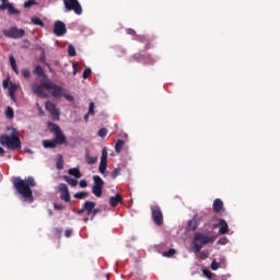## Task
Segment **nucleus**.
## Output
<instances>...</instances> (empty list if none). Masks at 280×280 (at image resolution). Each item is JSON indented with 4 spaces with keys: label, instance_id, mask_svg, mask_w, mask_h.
<instances>
[{
    "label": "nucleus",
    "instance_id": "nucleus-1",
    "mask_svg": "<svg viewBox=\"0 0 280 280\" xmlns=\"http://www.w3.org/2000/svg\"><path fill=\"white\" fill-rule=\"evenodd\" d=\"M33 73L36 75V78H40V85L36 83L32 84V91L35 95H37V97L46 98L49 97V95H51V97L55 100H60V97H62V86L51 81L45 73V69H43L40 66H36ZM47 93H49V95Z\"/></svg>",
    "mask_w": 280,
    "mask_h": 280
},
{
    "label": "nucleus",
    "instance_id": "nucleus-2",
    "mask_svg": "<svg viewBox=\"0 0 280 280\" xmlns=\"http://www.w3.org/2000/svg\"><path fill=\"white\" fill-rule=\"evenodd\" d=\"M32 187H36V180L34 177L28 176L25 179L21 177H16L13 180V188L18 194L24 199V202H34V191H32Z\"/></svg>",
    "mask_w": 280,
    "mask_h": 280
},
{
    "label": "nucleus",
    "instance_id": "nucleus-3",
    "mask_svg": "<svg viewBox=\"0 0 280 280\" xmlns=\"http://www.w3.org/2000/svg\"><path fill=\"white\" fill-rule=\"evenodd\" d=\"M48 128L50 132H54L55 139L52 140H44L43 141V147L46 149H54L57 145H67V137L65 133H62V129H60V126L54 124V122H48Z\"/></svg>",
    "mask_w": 280,
    "mask_h": 280
},
{
    "label": "nucleus",
    "instance_id": "nucleus-4",
    "mask_svg": "<svg viewBox=\"0 0 280 280\" xmlns=\"http://www.w3.org/2000/svg\"><path fill=\"white\" fill-rule=\"evenodd\" d=\"M215 242L214 236H207L203 233H196L192 242H191V250L192 253H200L202 250V246H207V244H213Z\"/></svg>",
    "mask_w": 280,
    "mask_h": 280
},
{
    "label": "nucleus",
    "instance_id": "nucleus-5",
    "mask_svg": "<svg viewBox=\"0 0 280 280\" xmlns=\"http://www.w3.org/2000/svg\"><path fill=\"white\" fill-rule=\"evenodd\" d=\"M1 145H7L9 150H19L21 148V138L19 136H8L5 133L0 135Z\"/></svg>",
    "mask_w": 280,
    "mask_h": 280
},
{
    "label": "nucleus",
    "instance_id": "nucleus-6",
    "mask_svg": "<svg viewBox=\"0 0 280 280\" xmlns=\"http://www.w3.org/2000/svg\"><path fill=\"white\" fill-rule=\"evenodd\" d=\"M5 38H13V40H19L25 36V30L19 28V26H11L2 31Z\"/></svg>",
    "mask_w": 280,
    "mask_h": 280
},
{
    "label": "nucleus",
    "instance_id": "nucleus-7",
    "mask_svg": "<svg viewBox=\"0 0 280 280\" xmlns=\"http://www.w3.org/2000/svg\"><path fill=\"white\" fill-rule=\"evenodd\" d=\"M66 12H74V14H82V5L78 0H63Z\"/></svg>",
    "mask_w": 280,
    "mask_h": 280
},
{
    "label": "nucleus",
    "instance_id": "nucleus-8",
    "mask_svg": "<svg viewBox=\"0 0 280 280\" xmlns=\"http://www.w3.org/2000/svg\"><path fill=\"white\" fill-rule=\"evenodd\" d=\"M94 185L92 187V194L96 196V198H102V189H104V179L100 177V175L93 176Z\"/></svg>",
    "mask_w": 280,
    "mask_h": 280
},
{
    "label": "nucleus",
    "instance_id": "nucleus-9",
    "mask_svg": "<svg viewBox=\"0 0 280 280\" xmlns=\"http://www.w3.org/2000/svg\"><path fill=\"white\" fill-rule=\"evenodd\" d=\"M45 108L51 115L55 121H58L60 119V109H58L56 105L51 103V101L45 102Z\"/></svg>",
    "mask_w": 280,
    "mask_h": 280
},
{
    "label": "nucleus",
    "instance_id": "nucleus-10",
    "mask_svg": "<svg viewBox=\"0 0 280 280\" xmlns=\"http://www.w3.org/2000/svg\"><path fill=\"white\" fill-rule=\"evenodd\" d=\"M152 211V220L158 225L161 226L163 224V211L159 206L151 207Z\"/></svg>",
    "mask_w": 280,
    "mask_h": 280
},
{
    "label": "nucleus",
    "instance_id": "nucleus-11",
    "mask_svg": "<svg viewBox=\"0 0 280 280\" xmlns=\"http://www.w3.org/2000/svg\"><path fill=\"white\" fill-rule=\"evenodd\" d=\"M95 205L96 203L94 201H85L83 208L78 211V215H82L85 211L86 215L91 217L90 220H93V210L95 209Z\"/></svg>",
    "mask_w": 280,
    "mask_h": 280
},
{
    "label": "nucleus",
    "instance_id": "nucleus-12",
    "mask_svg": "<svg viewBox=\"0 0 280 280\" xmlns=\"http://www.w3.org/2000/svg\"><path fill=\"white\" fill-rule=\"evenodd\" d=\"M108 167V151L106 148L102 150V156H101V162L98 166V171L101 174H106V168Z\"/></svg>",
    "mask_w": 280,
    "mask_h": 280
},
{
    "label": "nucleus",
    "instance_id": "nucleus-13",
    "mask_svg": "<svg viewBox=\"0 0 280 280\" xmlns=\"http://www.w3.org/2000/svg\"><path fill=\"white\" fill-rule=\"evenodd\" d=\"M8 12L10 16H19L21 11L14 8V3L10 2L9 4H0V12Z\"/></svg>",
    "mask_w": 280,
    "mask_h": 280
},
{
    "label": "nucleus",
    "instance_id": "nucleus-14",
    "mask_svg": "<svg viewBox=\"0 0 280 280\" xmlns=\"http://www.w3.org/2000/svg\"><path fill=\"white\" fill-rule=\"evenodd\" d=\"M58 189L61 200H63L65 202H71V195L69 194V188L67 187V184H59Z\"/></svg>",
    "mask_w": 280,
    "mask_h": 280
},
{
    "label": "nucleus",
    "instance_id": "nucleus-15",
    "mask_svg": "<svg viewBox=\"0 0 280 280\" xmlns=\"http://www.w3.org/2000/svg\"><path fill=\"white\" fill-rule=\"evenodd\" d=\"M54 34L55 36H65V34H67V26L65 25V22H55Z\"/></svg>",
    "mask_w": 280,
    "mask_h": 280
},
{
    "label": "nucleus",
    "instance_id": "nucleus-16",
    "mask_svg": "<svg viewBox=\"0 0 280 280\" xmlns=\"http://www.w3.org/2000/svg\"><path fill=\"white\" fill-rule=\"evenodd\" d=\"M220 228L219 229V233L221 235H226V233H229V223H226V220L224 219H220L219 223L214 225V228Z\"/></svg>",
    "mask_w": 280,
    "mask_h": 280
},
{
    "label": "nucleus",
    "instance_id": "nucleus-17",
    "mask_svg": "<svg viewBox=\"0 0 280 280\" xmlns=\"http://www.w3.org/2000/svg\"><path fill=\"white\" fill-rule=\"evenodd\" d=\"M132 58L136 60V62H143V60H147L150 65L154 62V58H152L150 55L136 54Z\"/></svg>",
    "mask_w": 280,
    "mask_h": 280
},
{
    "label": "nucleus",
    "instance_id": "nucleus-18",
    "mask_svg": "<svg viewBox=\"0 0 280 280\" xmlns=\"http://www.w3.org/2000/svg\"><path fill=\"white\" fill-rule=\"evenodd\" d=\"M214 213H224V202L222 199H215L212 205Z\"/></svg>",
    "mask_w": 280,
    "mask_h": 280
},
{
    "label": "nucleus",
    "instance_id": "nucleus-19",
    "mask_svg": "<svg viewBox=\"0 0 280 280\" xmlns=\"http://www.w3.org/2000/svg\"><path fill=\"white\" fill-rule=\"evenodd\" d=\"M119 202H124V198L121 197V195H116V196L109 197V205L112 207H117V205H119Z\"/></svg>",
    "mask_w": 280,
    "mask_h": 280
},
{
    "label": "nucleus",
    "instance_id": "nucleus-20",
    "mask_svg": "<svg viewBox=\"0 0 280 280\" xmlns=\"http://www.w3.org/2000/svg\"><path fill=\"white\" fill-rule=\"evenodd\" d=\"M8 90H9V96L11 97V100H14V95L16 94V91H19V85L14 83H10Z\"/></svg>",
    "mask_w": 280,
    "mask_h": 280
},
{
    "label": "nucleus",
    "instance_id": "nucleus-21",
    "mask_svg": "<svg viewBox=\"0 0 280 280\" xmlns=\"http://www.w3.org/2000/svg\"><path fill=\"white\" fill-rule=\"evenodd\" d=\"M85 161L88 165H95L97 163V156H91L89 151L85 153Z\"/></svg>",
    "mask_w": 280,
    "mask_h": 280
},
{
    "label": "nucleus",
    "instance_id": "nucleus-22",
    "mask_svg": "<svg viewBox=\"0 0 280 280\" xmlns=\"http://www.w3.org/2000/svg\"><path fill=\"white\" fill-rule=\"evenodd\" d=\"M68 173L70 174V176H74V178H82V173L78 167L70 168Z\"/></svg>",
    "mask_w": 280,
    "mask_h": 280
},
{
    "label": "nucleus",
    "instance_id": "nucleus-23",
    "mask_svg": "<svg viewBox=\"0 0 280 280\" xmlns=\"http://www.w3.org/2000/svg\"><path fill=\"white\" fill-rule=\"evenodd\" d=\"M63 180H66V183H68V185H70L71 187H78V179H75L73 177H69V176L65 175Z\"/></svg>",
    "mask_w": 280,
    "mask_h": 280
},
{
    "label": "nucleus",
    "instance_id": "nucleus-24",
    "mask_svg": "<svg viewBox=\"0 0 280 280\" xmlns=\"http://www.w3.org/2000/svg\"><path fill=\"white\" fill-rule=\"evenodd\" d=\"M31 21L34 25H39V27H45V22H43V20H40V18L38 16H33Z\"/></svg>",
    "mask_w": 280,
    "mask_h": 280
},
{
    "label": "nucleus",
    "instance_id": "nucleus-25",
    "mask_svg": "<svg viewBox=\"0 0 280 280\" xmlns=\"http://www.w3.org/2000/svg\"><path fill=\"white\" fill-rule=\"evenodd\" d=\"M126 144V142L121 139L117 140L116 144H115V152H117V154H119V152H121V148H124V145Z\"/></svg>",
    "mask_w": 280,
    "mask_h": 280
},
{
    "label": "nucleus",
    "instance_id": "nucleus-26",
    "mask_svg": "<svg viewBox=\"0 0 280 280\" xmlns=\"http://www.w3.org/2000/svg\"><path fill=\"white\" fill-rule=\"evenodd\" d=\"M56 167L59 171L65 170V160L62 159L61 154H59V159L56 162Z\"/></svg>",
    "mask_w": 280,
    "mask_h": 280
},
{
    "label": "nucleus",
    "instance_id": "nucleus-27",
    "mask_svg": "<svg viewBox=\"0 0 280 280\" xmlns=\"http://www.w3.org/2000/svg\"><path fill=\"white\" fill-rule=\"evenodd\" d=\"M7 119H14V109L10 106L7 107L4 113Z\"/></svg>",
    "mask_w": 280,
    "mask_h": 280
},
{
    "label": "nucleus",
    "instance_id": "nucleus-28",
    "mask_svg": "<svg viewBox=\"0 0 280 280\" xmlns=\"http://www.w3.org/2000/svg\"><path fill=\"white\" fill-rule=\"evenodd\" d=\"M74 198H78L79 200H84V198H89V192L86 191L75 192Z\"/></svg>",
    "mask_w": 280,
    "mask_h": 280
},
{
    "label": "nucleus",
    "instance_id": "nucleus-29",
    "mask_svg": "<svg viewBox=\"0 0 280 280\" xmlns=\"http://www.w3.org/2000/svg\"><path fill=\"white\" fill-rule=\"evenodd\" d=\"M198 229V221L191 220L188 222V231H196Z\"/></svg>",
    "mask_w": 280,
    "mask_h": 280
},
{
    "label": "nucleus",
    "instance_id": "nucleus-30",
    "mask_svg": "<svg viewBox=\"0 0 280 280\" xmlns=\"http://www.w3.org/2000/svg\"><path fill=\"white\" fill-rule=\"evenodd\" d=\"M119 174H121V168L120 167L114 168V171L110 173L113 180H115V178H117V176H119Z\"/></svg>",
    "mask_w": 280,
    "mask_h": 280
},
{
    "label": "nucleus",
    "instance_id": "nucleus-31",
    "mask_svg": "<svg viewBox=\"0 0 280 280\" xmlns=\"http://www.w3.org/2000/svg\"><path fill=\"white\" fill-rule=\"evenodd\" d=\"M23 5L24 8L30 9L32 5H38V2H36V0H27Z\"/></svg>",
    "mask_w": 280,
    "mask_h": 280
},
{
    "label": "nucleus",
    "instance_id": "nucleus-32",
    "mask_svg": "<svg viewBox=\"0 0 280 280\" xmlns=\"http://www.w3.org/2000/svg\"><path fill=\"white\" fill-rule=\"evenodd\" d=\"M68 54H69V56H71V58L77 56L75 47H73V45H71V44L68 46Z\"/></svg>",
    "mask_w": 280,
    "mask_h": 280
},
{
    "label": "nucleus",
    "instance_id": "nucleus-33",
    "mask_svg": "<svg viewBox=\"0 0 280 280\" xmlns=\"http://www.w3.org/2000/svg\"><path fill=\"white\" fill-rule=\"evenodd\" d=\"M174 255H176V249L171 248L167 252L163 253V257H174Z\"/></svg>",
    "mask_w": 280,
    "mask_h": 280
},
{
    "label": "nucleus",
    "instance_id": "nucleus-34",
    "mask_svg": "<svg viewBox=\"0 0 280 280\" xmlns=\"http://www.w3.org/2000/svg\"><path fill=\"white\" fill-rule=\"evenodd\" d=\"M21 73H22L23 78H25L26 80H27V78H30V75H32V71H30V69H27V68L22 69Z\"/></svg>",
    "mask_w": 280,
    "mask_h": 280
},
{
    "label": "nucleus",
    "instance_id": "nucleus-35",
    "mask_svg": "<svg viewBox=\"0 0 280 280\" xmlns=\"http://www.w3.org/2000/svg\"><path fill=\"white\" fill-rule=\"evenodd\" d=\"M106 135H108V129L106 128H101L98 130V137H101V139H104L106 137Z\"/></svg>",
    "mask_w": 280,
    "mask_h": 280
},
{
    "label": "nucleus",
    "instance_id": "nucleus-36",
    "mask_svg": "<svg viewBox=\"0 0 280 280\" xmlns=\"http://www.w3.org/2000/svg\"><path fill=\"white\" fill-rule=\"evenodd\" d=\"M92 70L91 68H85V70L83 71V80H86L91 77Z\"/></svg>",
    "mask_w": 280,
    "mask_h": 280
},
{
    "label": "nucleus",
    "instance_id": "nucleus-37",
    "mask_svg": "<svg viewBox=\"0 0 280 280\" xmlns=\"http://www.w3.org/2000/svg\"><path fill=\"white\" fill-rule=\"evenodd\" d=\"M72 68H73V75H77L78 74V72L80 71V63H78V62H74L73 65H72Z\"/></svg>",
    "mask_w": 280,
    "mask_h": 280
},
{
    "label": "nucleus",
    "instance_id": "nucleus-38",
    "mask_svg": "<svg viewBox=\"0 0 280 280\" xmlns=\"http://www.w3.org/2000/svg\"><path fill=\"white\" fill-rule=\"evenodd\" d=\"M89 115H95V103H90Z\"/></svg>",
    "mask_w": 280,
    "mask_h": 280
},
{
    "label": "nucleus",
    "instance_id": "nucleus-39",
    "mask_svg": "<svg viewBox=\"0 0 280 280\" xmlns=\"http://www.w3.org/2000/svg\"><path fill=\"white\" fill-rule=\"evenodd\" d=\"M97 213H102V209H100V208L92 209V218H93V220H95V217L97 215Z\"/></svg>",
    "mask_w": 280,
    "mask_h": 280
},
{
    "label": "nucleus",
    "instance_id": "nucleus-40",
    "mask_svg": "<svg viewBox=\"0 0 280 280\" xmlns=\"http://www.w3.org/2000/svg\"><path fill=\"white\" fill-rule=\"evenodd\" d=\"M202 272H203L205 277H207V279H212L213 272H211V271H209L207 269H203Z\"/></svg>",
    "mask_w": 280,
    "mask_h": 280
},
{
    "label": "nucleus",
    "instance_id": "nucleus-41",
    "mask_svg": "<svg viewBox=\"0 0 280 280\" xmlns=\"http://www.w3.org/2000/svg\"><path fill=\"white\" fill-rule=\"evenodd\" d=\"M218 268H220V262L213 260L211 262V270H218Z\"/></svg>",
    "mask_w": 280,
    "mask_h": 280
},
{
    "label": "nucleus",
    "instance_id": "nucleus-42",
    "mask_svg": "<svg viewBox=\"0 0 280 280\" xmlns=\"http://www.w3.org/2000/svg\"><path fill=\"white\" fill-rule=\"evenodd\" d=\"M9 62L11 65V67H16V59H14V56H10L9 57Z\"/></svg>",
    "mask_w": 280,
    "mask_h": 280
},
{
    "label": "nucleus",
    "instance_id": "nucleus-43",
    "mask_svg": "<svg viewBox=\"0 0 280 280\" xmlns=\"http://www.w3.org/2000/svg\"><path fill=\"white\" fill-rule=\"evenodd\" d=\"M54 209H56L57 211H62V209H65V206H62V203H55Z\"/></svg>",
    "mask_w": 280,
    "mask_h": 280
},
{
    "label": "nucleus",
    "instance_id": "nucleus-44",
    "mask_svg": "<svg viewBox=\"0 0 280 280\" xmlns=\"http://www.w3.org/2000/svg\"><path fill=\"white\" fill-rule=\"evenodd\" d=\"M2 86H3V89H10V80H8V79L3 80Z\"/></svg>",
    "mask_w": 280,
    "mask_h": 280
},
{
    "label": "nucleus",
    "instance_id": "nucleus-45",
    "mask_svg": "<svg viewBox=\"0 0 280 280\" xmlns=\"http://www.w3.org/2000/svg\"><path fill=\"white\" fill-rule=\"evenodd\" d=\"M37 109H38L39 117H43V115H45V110L43 109V107H40L39 104H37Z\"/></svg>",
    "mask_w": 280,
    "mask_h": 280
},
{
    "label": "nucleus",
    "instance_id": "nucleus-46",
    "mask_svg": "<svg viewBox=\"0 0 280 280\" xmlns=\"http://www.w3.org/2000/svg\"><path fill=\"white\" fill-rule=\"evenodd\" d=\"M79 186H80L81 188L89 187V183H86V179H82V180L79 183Z\"/></svg>",
    "mask_w": 280,
    "mask_h": 280
},
{
    "label": "nucleus",
    "instance_id": "nucleus-47",
    "mask_svg": "<svg viewBox=\"0 0 280 280\" xmlns=\"http://www.w3.org/2000/svg\"><path fill=\"white\" fill-rule=\"evenodd\" d=\"M72 233H73V231L68 229V230L65 231V236L66 237H71Z\"/></svg>",
    "mask_w": 280,
    "mask_h": 280
},
{
    "label": "nucleus",
    "instance_id": "nucleus-48",
    "mask_svg": "<svg viewBox=\"0 0 280 280\" xmlns=\"http://www.w3.org/2000/svg\"><path fill=\"white\" fill-rule=\"evenodd\" d=\"M63 97H66V100H68V102H73V96H71L70 94H66V95H63Z\"/></svg>",
    "mask_w": 280,
    "mask_h": 280
},
{
    "label": "nucleus",
    "instance_id": "nucleus-49",
    "mask_svg": "<svg viewBox=\"0 0 280 280\" xmlns=\"http://www.w3.org/2000/svg\"><path fill=\"white\" fill-rule=\"evenodd\" d=\"M11 69L19 75V67L18 66H12Z\"/></svg>",
    "mask_w": 280,
    "mask_h": 280
},
{
    "label": "nucleus",
    "instance_id": "nucleus-50",
    "mask_svg": "<svg viewBox=\"0 0 280 280\" xmlns=\"http://www.w3.org/2000/svg\"><path fill=\"white\" fill-rule=\"evenodd\" d=\"M54 233L55 235H60V228H55Z\"/></svg>",
    "mask_w": 280,
    "mask_h": 280
},
{
    "label": "nucleus",
    "instance_id": "nucleus-51",
    "mask_svg": "<svg viewBox=\"0 0 280 280\" xmlns=\"http://www.w3.org/2000/svg\"><path fill=\"white\" fill-rule=\"evenodd\" d=\"M1 1V5H8L10 4V2L8 0H0Z\"/></svg>",
    "mask_w": 280,
    "mask_h": 280
},
{
    "label": "nucleus",
    "instance_id": "nucleus-52",
    "mask_svg": "<svg viewBox=\"0 0 280 280\" xmlns=\"http://www.w3.org/2000/svg\"><path fill=\"white\" fill-rule=\"evenodd\" d=\"M201 257H205V258L209 257V253H207V252H201Z\"/></svg>",
    "mask_w": 280,
    "mask_h": 280
},
{
    "label": "nucleus",
    "instance_id": "nucleus-53",
    "mask_svg": "<svg viewBox=\"0 0 280 280\" xmlns=\"http://www.w3.org/2000/svg\"><path fill=\"white\" fill-rule=\"evenodd\" d=\"M25 152H27V154H34V151H32V149H26Z\"/></svg>",
    "mask_w": 280,
    "mask_h": 280
},
{
    "label": "nucleus",
    "instance_id": "nucleus-54",
    "mask_svg": "<svg viewBox=\"0 0 280 280\" xmlns=\"http://www.w3.org/2000/svg\"><path fill=\"white\" fill-rule=\"evenodd\" d=\"M0 154L3 155L5 154V150H3V148L0 147Z\"/></svg>",
    "mask_w": 280,
    "mask_h": 280
},
{
    "label": "nucleus",
    "instance_id": "nucleus-55",
    "mask_svg": "<svg viewBox=\"0 0 280 280\" xmlns=\"http://www.w3.org/2000/svg\"><path fill=\"white\" fill-rule=\"evenodd\" d=\"M144 49H150V43L145 45Z\"/></svg>",
    "mask_w": 280,
    "mask_h": 280
},
{
    "label": "nucleus",
    "instance_id": "nucleus-56",
    "mask_svg": "<svg viewBox=\"0 0 280 280\" xmlns=\"http://www.w3.org/2000/svg\"><path fill=\"white\" fill-rule=\"evenodd\" d=\"M83 222H89V217L83 218Z\"/></svg>",
    "mask_w": 280,
    "mask_h": 280
},
{
    "label": "nucleus",
    "instance_id": "nucleus-57",
    "mask_svg": "<svg viewBox=\"0 0 280 280\" xmlns=\"http://www.w3.org/2000/svg\"><path fill=\"white\" fill-rule=\"evenodd\" d=\"M89 113L84 115V119H89Z\"/></svg>",
    "mask_w": 280,
    "mask_h": 280
},
{
    "label": "nucleus",
    "instance_id": "nucleus-58",
    "mask_svg": "<svg viewBox=\"0 0 280 280\" xmlns=\"http://www.w3.org/2000/svg\"><path fill=\"white\" fill-rule=\"evenodd\" d=\"M148 40L145 38H142V43H147Z\"/></svg>",
    "mask_w": 280,
    "mask_h": 280
},
{
    "label": "nucleus",
    "instance_id": "nucleus-59",
    "mask_svg": "<svg viewBox=\"0 0 280 280\" xmlns=\"http://www.w3.org/2000/svg\"><path fill=\"white\" fill-rule=\"evenodd\" d=\"M129 34H135V31L131 30V31L129 32Z\"/></svg>",
    "mask_w": 280,
    "mask_h": 280
},
{
    "label": "nucleus",
    "instance_id": "nucleus-60",
    "mask_svg": "<svg viewBox=\"0 0 280 280\" xmlns=\"http://www.w3.org/2000/svg\"><path fill=\"white\" fill-rule=\"evenodd\" d=\"M49 215H54V213L51 211H49Z\"/></svg>",
    "mask_w": 280,
    "mask_h": 280
}]
</instances>
